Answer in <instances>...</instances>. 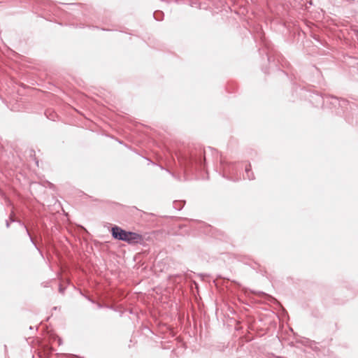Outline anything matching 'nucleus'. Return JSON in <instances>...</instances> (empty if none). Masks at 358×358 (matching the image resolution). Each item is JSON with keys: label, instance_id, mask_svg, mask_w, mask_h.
Instances as JSON below:
<instances>
[{"label": "nucleus", "instance_id": "obj_5", "mask_svg": "<svg viewBox=\"0 0 358 358\" xmlns=\"http://www.w3.org/2000/svg\"><path fill=\"white\" fill-rule=\"evenodd\" d=\"M206 161L205 156L203 158V152H199V156L191 159L190 163L195 164L196 166H201L203 163Z\"/></svg>", "mask_w": 358, "mask_h": 358}, {"label": "nucleus", "instance_id": "obj_9", "mask_svg": "<svg viewBox=\"0 0 358 358\" xmlns=\"http://www.w3.org/2000/svg\"><path fill=\"white\" fill-rule=\"evenodd\" d=\"M6 225L7 228H8L10 227V222L8 220L6 221Z\"/></svg>", "mask_w": 358, "mask_h": 358}, {"label": "nucleus", "instance_id": "obj_2", "mask_svg": "<svg viewBox=\"0 0 358 358\" xmlns=\"http://www.w3.org/2000/svg\"><path fill=\"white\" fill-rule=\"evenodd\" d=\"M110 231L111 235L114 239L125 241V238L127 237L128 231L116 225L111 228Z\"/></svg>", "mask_w": 358, "mask_h": 358}, {"label": "nucleus", "instance_id": "obj_1", "mask_svg": "<svg viewBox=\"0 0 358 358\" xmlns=\"http://www.w3.org/2000/svg\"><path fill=\"white\" fill-rule=\"evenodd\" d=\"M220 166L223 172V177H228V175H233L236 173V164L227 162L222 157L220 158Z\"/></svg>", "mask_w": 358, "mask_h": 358}, {"label": "nucleus", "instance_id": "obj_12", "mask_svg": "<svg viewBox=\"0 0 358 358\" xmlns=\"http://www.w3.org/2000/svg\"><path fill=\"white\" fill-rule=\"evenodd\" d=\"M357 34H358V30H357Z\"/></svg>", "mask_w": 358, "mask_h": 358}, {"label": "nucleus", "instance_id": "obj_4", "mask_svg": "<svg viewBox=\"0 0 358 358\" xmlns=\"http://www.w3.org/2000/svg\"><path fill=\"white\" fill-rule=\"evenodd\" d=\"M13 215H14V213L13 211L11 212V214L10 215V217H9V220H10V222H17L25 230L27 236H29V239H30V241L33 243V245L35 246V248L38 250V252H40V254L41 255H43L42 254V252L39 250V248L36 246V243H34L33 238H31L29 232V230L27 229V227H26V225L22 223L20 220H16L14 217H13Z\"/></svg>", "mask_w": 358, "mask_h": 358}, {"label": "nucleus", "instance_id": "obj_3", "mask_svg": "<svg viewBox=\"0 0 358 358\" xmlns=\"http://www.w3.org/2000/svg\"><path fill=\"white\" fill-rule=\"evenodd\" d=\"M144 238L141 234L133 231H128L125 242L129 244L141 243Z\"/></svg>", "mask_w": 358, "mask_h": 358}, {"label": "nucleus", "instance_id": "obj_7", "mask_svg": "<svg viewBox=\"0 0 358 358\" xmlns=\"http://www.w3.org/2000/svg\"><path fill=\"white\" fill-rule=\"evenodd\" d=\"M331 99H332V101L331 102L332 104H334L338 101L336 97H331Z\"/></svg>", "mask_w": 358, "mask_h": 358}, {"label": "nucleus", "instance_id": "obj_11", "mask_svg": "<svg viewBox=\"0 0 358 358\" xmlns=\"http://www.w3.org/2000/svg\"><path fill=\"white\" fill-rule=\"evenodd\" d=\"M169 173L172 175V176H173V177L176 178V176L174 175V173H171V172H169Z\"/></svg>", "mask_w": 358, "mask_h": 358}, {"label": "nucleus", "instance_id": "obj_6", "mask_svg": "<svg viewBox=\"0 0 358 358\" xmlns=\"http://www.w3.org/2000/svg\"><path fill=\"white\" fill-rule=\"evenodd\" d=\"M246 177L248 180H253L255 178L253 173L251 171V165L249 164L245 167Z\"/></svg>", "mask_w": 358, "mask_h": 358}, {"label": "nucleus", "instance_id": "obj_8", "mask_svg": "<svg viewBox=\"0 0 358 358\" xmlns=\"http://www.w3.org/2000/svg\"><path fill=\"white\" fill-rule=\"evenodd\" d=\"M59 291L60 293L64 294V288H63L61 285L59 286Z\"/></svg>", "mask_w": 358, "mask_h": 358}, {"label": "nucleus", "instance_id": "obj_10", "mask_svg": "<svg viewBox=\"0 0 358 358\" xmlns=\"http://www.w3.org/2000/svg\"><path fill=\"white\" fill-rule=\"evenodd\" d=\"M317 99L320 101L322 100H323V98L322 96H317Z\"/></svg>", "mask_w": 358, "mask_h": 358}]
</instances>
